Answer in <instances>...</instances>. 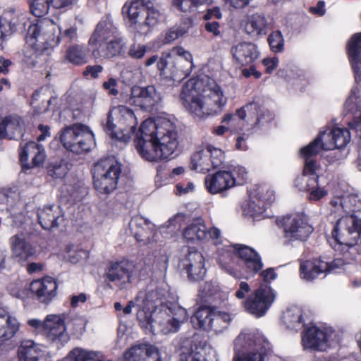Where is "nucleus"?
I'll list each match as a JSON object with an SVG mask.
<instances>
[{"label": "nucleus", "instance_id": "dca6fc26", "mask_svg": "<svg viewBox=\"0 0 361 361\" xmlns=\"http://www.w3.org/2000/svg\"><path fill=\"white\" fill-rule=\"evenodd\" d=\"M276 292L269 285L262 284L244 302L245 310L259 318L264 316L276 300Z\"/></svg>", "mask_w": 361, "mask_h": 361}, {"label": "nucleus", "instance_id": "8fccbe9b", "mask_svg": "<svg viewBox=\"0 0 361 361\" xmlns=\"http://www.w3.org/2000/svg\"><path fill=\"white\" fill-rule=\"evenodd\" d=\"M100 357H102L101 351L76 347L69 352L66 359L68 361H94Z\"/></svg>", "mask_w": 361, "mask_h": 361}, {"label": "nucleus", "instance_id": "58836bf2", "mask_svg": "<svg viewBox=\"0 0 361 361\" xmlns=\"http://www.w3.org/2000/svg\"><path fill=\"white\" fill-rule=\"evenodd\" d=\"M326 261L321 259L307 260L300 264V277L306 281H312L320 274H325Z\"/></svg>", "mask_w": 361, "mask_h": 361}, {"label": "nucleus", "instance_id": "49530a36", "mask_svg": "<svg viewBox=\"0 0 361 361\" xmlns=\"http://www.w3.org/2000/svg\"><path fill=\"white\" fill-rule=\"evenodd\" d=\"M145 6L142 0H132L127 1L123 6V13L126 16L133 25V29L140 23L138 21L140 14L145 11Z\"/></svg>", "mask_w": 361, "mask_h": 361}, {"label": "nucleus", "instance_id": "09e8293b", "mask_svg": "<svg viewBox=\"0 0 361 361\" xmlns=\"http://www.w3.org/2000/svg\"><path fill=\"white\" fill-rule=\"evenodd\" d=\"M231 320L232 317L229 314L214 309L209 332L216 334L222 333L228 327Z\"/></svg>", "mask_w": 361, "mask_h": 361}, {"label": "nucleus", "instance_id": "a19ab883", "mask_svg": "<svg viewBox=\"0 0 361 361\" xmlns=\"http://www.w3.org/2000/svg\"><path fill=\"white\" fill-rule=\"evenodd\" d=\"M166 292L161 288L149 290L144 297L142 293L141 295L142 298L140 299L142 303H137V310L139 312L141 310H146L147 312H152L156 306H159L160 304H166L163 299L166 295Z\"/></svg>", "mask_w": 361, "mask_h": 361}, {"label": "nucleus", "instance_id": "9b49d317", "mask_svg": "<svg viewBox=\"0 0 361 361\" xmlns=\"http://www.w3.org/2000/svg\"><path fill=\"white\" fill-rule=\"evenodd\" d=\"M92 173L94 188L100 193L109 194L117 187L121 164L114 157H106L94 165Z\"/></svg>", "mask_w": 361, "mask_h": 361}, {"label": "nucleus", "instance_id": "473e14b6", "mask_svg": "<svg viewBox=\"0 0 361 361\" xmlns=\"http://www.w3.org/2000/svg\"><path fill=\"white\" fill-rule=\"evenodd\" d=\"M229 178L230 176L225 170L209 174L204 179L205 188L212 195L226 191L233 188Z\"/></svg>", "mask_w": 361, "mask_h": 361}, {"label": "nucleus", "instance_id": "bf43d9fd", "mask_svg": "<svg viewBox=\"0 0 361 361\" xmlns=\"http://www.w3.org/2000/svg\"><path fill=\"white\" fill-rule=\"evenodd\" d=\"M50 4L52 5V0H32L31 12L36 17H42L48 13Z\"/></svg>", "mask_w": 361, "mask_h": 361}, {"label": "nucleus", "instance_id": "ea45409f", "mask_svg": "<svg viewBox=\"0 0 361 361\" xmlns=\"http://www.w3.org/2000/svg\"><path fill=\"white\" fill-rule=\"evenodd\" d=\"M183 238L191 243L206 242L208 240L207 228L202 219H196L183 231Z\"/></svg>", "mask_w": 361, "mask_h": 361}, {"label": "nucleus", "instance_id": "72a5a7b5", "mask_svg": "<svg viewBox=\"0 0 361 361\" xmlns=\"http://www.w3.org/2000/svg\"><path fill=\"white\" fill-rule=\"evenodd\" d=\"M10 245L13 257L19 261H26L36 255L35 247L27 242L22 235H15L10 238Z\"/></svg>", "mask_w": 361, "mask_h": 361}, {"label": "nucleus", "instance_id": "6e6552de", "mask_svg": "<svg viewBox=\"0 0 361 361\" xmlns=\"http://www.w3.org/2000/svg\"><path fill=\"white\" fill-rule=\"evenodd\" d=\"M272 119L271 113L257 102H250L236 110L235 114H226L222 122L231 130L253 132Z\"/></svg>", "mask_w": 361, "mask_h": 361}, {"label": "nucleus", "instance_id": "864d4df0", "mask_svg": "<svg viewBox=\"0 0 361 361\" xmlns=\"http://www.w3.org/2000/svg\"><path fill=\"white\" fill-rule=\"evenodd\" d=\"M191 26L192 20L189 18L185 19L179 25L173 27L166 33L165 42L170 43L184 36L189 32Z\"/></svg>", "mask_w": 361, "mask_h": 361}, {"label": "nucleus", "instance_id": "e2e57ef3", "mask_svg": "<svg viewBox=\"0 0 361 361\" xmlns=\"http://www.w3.org/2000/svg\"><path fill=\"white\" fill-rule=\"evenodd\" d=\"M14 203V193L9 190H0V212L9 211Z\"/></svg>", "mask_w": 361, "mask_h": 361}, {"label": "nucleus", "instance_id": "13d9d810", "mask_svg": "<svg viewBox=\"0 0 361 361\" xmlns=\"http://www.w3.org/2000/svg\"><path fill=\"white\" fill-rule=\"evenodd\" d=\"M48 173L54 178L61 179L68 171V164L63 160L56 161L49 164Z\"/></svg>", "mask_w": 361, "mask_h": 361}, {"label": "nucleus", "instance_id": "f03ea898", "mask_svg": "<svg viewBox=\"0 0 361 361\" xmlns=\"http://www.w3.org/2000/svg\"><path fill=\"white\" fill-rule=\"evenodd\" d=\"M135 142L140 156L150 162L169 158L178 145L175 126L165 117L143 121Z\"/></svg>", "mask_w": 361, "mask_h": 361}, {"label": "nucleus", "instance_id": "c756f323", "mask_svg": "<svg viewBox=\"0 0 361 361\" xmlns=\"http://www.w3.org/2000/svg\"><path fill=\"white\" fill-rule=\"evenodd\" d=\"M45 152L42 145L30 142L25 145L20 153V159L24 168L38 166L45 160Z\"/></svg>", "mask_w": 361, "mask_h": 361}, {"label": "nucleus", "instance_id": "f257e3e1", "mask_svg": "<svg viewBox=\"0 0 361 361\" xmlns=\"http://www.w3.org/2000/svg\"><path fill=\"white\" fill-rule=\"evenodd\" d=\"M350 140V133L348 129L334 128L329 132H320L312 142L300 149L304 168L302 175L296 178L295 185L300 190L308 192L310 200H319L328 193L327 190L318 184L322 169L314 157L321 149L332 150L345 147Z\"/></svg>", "mask_w": 361, "mask_h": 361}, {"label": "nucleus", "instance_id": "b1692460", "mask_svg": "<svg viewBox=\"0 0 361 361\" xmlns=\"http://www.w3.org/2000/svg\"><path fill=\"white\" fill-rule=\"evenodd\" d=\"M231 53L235 63L241 66L252 64L260 55L257 44L250 42H241L233 45Z\"/></svg>", "mask_w": 361, "mask_h": 361}, {"label": "nucleus", "instance_id": "a211bd4d", "mask_svg": "<svg viewBox=\"0 0 361 361\" xmlns=\"http://www.w3.org/2000/svg\"><path fill=\"white\" fill-rule=\"evenodd\" d=\"M224 159V152L221 149L208 145L192 154L190 167L192 170L205 173L220 166Z\"/></svg>", "mask_w": 361, "mask_h": 361}, {"label": "nucleus", "instance_id": "6e6d98bb", "mask_svg": "<svg viewBox=\"0 0 361 361\" xmlns=\"http://www.w3.org/2000/svg\"><path fill=\"white\" fill-rule=\"evenodd\" d=\"M277 75L279 77L285 78L292 86L298 87L305 80V77L301 71L291 68L280 69Z\"/></svg>", "mask_w": 361, "mask_h": 361}, {"label": "nucleus", "instance_id": "0e129e2a", "mask_svg": "<svg viewBox=\"0 0 361 361\" xmlns=\"http://www.w3.org/2000/svg\"><path fill=\"white\" fill-rule=\"evenodd\" d=\"M88 257V251L78 247L71 248L68 251L67 258L72 264H77Z\"/></svg>", "mask_w": 361, "mask_h": 361}, {"label": "nucleus", "instance_id": "1a4fd4ad", "mask_svg": "<svg viewBox=\"0 0 361 361\" xmlns=\"http://www.w3.org/2000/svg\"><path fill=\"white\" fill-rule=\"evenodd\" d=\"M137 126V119L133 111L120 105L109 112L104 130L112 138L128 142L135 133Z\"/></svg>", "mask_w": 361, "mask_h": 361}, {"label": "nucleus", "instance_id": "f704fd0d", "mask_svg": "<svg viewBox=\"0 0 361 361\" xmlns=\"http://www.w3.org/2000/svg\"><path fill=\"white\" fill-rule=\"evenodd\" d=\"M145 11L147 16L145 21L134 27V32L138 35H147L150 33L161 19V13L152 3L149 2L146 4Z\"/></svg>", "mask_w": 361, "mask_h": 361}, {"label": "nucleus", "instance_id": "a18cd8bd", "mask_svg": "<svg viewBox=\"0 0 361 361\" xmlns=\"http://www.w3.org/2000/svg\"><path fill=\"white\" fill-rule=\"evenodd\" d=\"M214 311V309L207 307L199 308L191 317V322L193 326L195 329H200L209 331Z\"/></svg>", "mask_w": 361, "mask_h": 361}, {"label": "nucleus", "instance_id": "423d86ee", "mask_svg": "<svg viewBox=\"0 0 361 361\" xmlns=\"http://www.w3.org/2000/svg\"><path fill=\"white\" fill-rule=\"evenodd\" d=\"M220 268L236 279H248L259 271L263 263L259 254L244 245H226L219 252Z\"/></svg>", "mask_w": 361, "mask_h": 361}, {"label": "nucleus", "instance_id": "37998d69", "mask_svg": "<svg viewBox=\"0 0 361 361\" xmlns=\"http://www.w3.org/2000/svg\"><path fill=\"white\" fill-rule=\"evenodd\" d=\"M329 243L332 246V247L337 252H340L343 258H336L334 260L329 262H326V269H325V274L326 273H331V272H337L339 271L341 269H345L344 267L346 265L352 264L353 262L355 260L357 255L358 251L357 250V255L352 257L350 255L349 253L346 254L347 250L345 249V251L342 250H337L335 248V240L333 238V236L331 235V239L329 240Z\"/></svg>", "mask_w": 361, "mask_h": 361}, {"label": "nucleus", "instance_id": "a878e982", "mask_svg": "<svg viewBox=\"0 0 361 361\" xmlns=\"http://www.w3.org/2000/svg\"><path fill=\"white\" fill-rule=\"evenodd\" d=\"M18 355L20 361H49L47 348L31 340L22 342Z\"/></svg>", "mask_w": 361, "mask_h": 361}, {"label": "nucleus", "instance_id": "2f4dec72", "mask_svg": "<svg viewBox=\"0 0 361 361\" xmlns=\"http://www.w3.org/2000/svg\"><path fill=\"white\" fill-rule=\"evenodd\" d=\"M20 327V324L16 317L11 315L6 307L0 306V342L13 338Z\"/></svg>", "mask_w": 361, "mask_h": 361}, {"label": "nucleus", "instance_id": "4c0bfd02", "mask_svg": "<svg viewBox=\"0 0 361 361\" xmlns=\"http://www.w3.org/2000/svg\"><path fill=\"white\" fill-rule=\"evenodd\" d=\"M116 29L110 20H105L99 22L89 40L91 45H99L102 47L106 42L115 37Z\"/></svg>", "mask_w": 361, "mask_h": 361}, {"label": "nucleus", "instance_id": "4468645a", "mask_svg": "<svg viewBox=\"0 0 361 361\" xmlns=\"http://www.w3.org/2000/svg\"><path fill=\"white\" fill-rule=\"evenodd\" d=\"M173 60L171 74L174 80H180L190 74L193 63L192 54L182 47H174L169 52L159 57L157 66L163 73L167 66V59Z\"/></svg>", "mask_w": 361, "mask_h": 361}, {"label": "nucleus", "instance_id": "39448f33", "mask_svg": "<svg viewBox=\"0 0 361 361\" xmlns=\"http://www.w3.org/2000/svg\"><path fill=\"white\" fill-rule=\"evenodd\" d=\"M140 326L147 333L164 335L175 334L188 322V310L177 304H160L152 312L141 310L137 312Z\"/></svg>", "mask_w": 361, "mask_h": 361}, {"label": "nucleus", "instance_id": "603ef678", "mask_svg": "<svg viewBox=\"0 0 361 361\" xmlns=\"http://www.w3.org/2000/svg\"><path fill=\"white\" fill-rule=\"evenodd\" d=\"M230 176L232 187L243 185L248 179L247 169L240 165H231L225 170Z\"/></svg>", "mask_w": 361, "mask_h": 361}, {"label": "nucleus", "instance_id": "9d476101", "mask_svg": "<svg viewBox=\"0 0 361 361\" xmlns=\"http://www.w3.org/2000/svg\"><path fill=\"white\" fill-rule=\"evenodd\" d=\"M233 361H264L270 343L260 334H240L235 341Z\"/></svg>", "mask_w": 361, "mask_h": 361}, {"label": "nucleus", "instance_id": "393cba45", "mask_svg": "<svg viewBox=\"0 0 361 361\" xmlns=\"http://www.w3.org/2000/svg\"><path fill=\"white\" fill-rule=\"evenodd\" d=\"M134 267L127 262L111 263L106 271L108 279L123 288L131 281Z\"/></svg>", "mask_w": 361, "mask_h": 361}, {"label": "nucleus", "instance_id": "3c124183", "mask_svg": "<svg viewBox=\"0 0 361 361\" xmlns=\"http://www.w3.org/2000/svg\"><path fill=\"white\" fill-rule=\"evenodd\" d=\"M144 224L146 225L144 219L140 217H133L129 222V230L137 241L149 243L151 240L143 227Z\"/></svg>", "mask_w": 361, "mask_h": 361}, {"label": "nucleus", "instance_id": "de8ad7c7", "mask_svg": "<svg viewBox=\"0 0 361 361\" xmlns=\"http://www.w3.org/2000/svg\"><path fill=\"white\" fill-rule=\"evenodd\" d=\"M87 56L88 51L85 47L75 44L67 49L64 59L73 65L81 66L87 62Z\"/></svg>", "mask_w": 361, "mask_h": 361}, {"label": "nucleus", "instance_id": "69168bd1", "mask_svg": "<svg viewBox=\"0 0 361 361\" xmlns=\"http://www.w3.org/2000/svg\"><path fill=\"white\" fill-rule=\"evenodd\" d=\"M147 51V47L146 45L134 43L129 47L128 55L133 59L139 60L145 56Z\"/></svg>", "mask_w": 361, "mask_h": 361}, {"label": "nucleus", "instance_id": "0eeeda50", "mask_svg": "<svg viewBox=\"0 0 361 361\" xmlns=\"http://www.w3.org/2000/svg\"><path fill=\"white\" fill-rule=\"evenodd\" d=\"M58 29L59 26L48 18L37 20L29 25L26 43L35 51L25 56L24 61L28 66L34 67L48 60L50 53L60 42Z\"/></svg>", "mask_w": 361, "mask_h": 361}, {"label": "nucleus", "instance_id": "4be33fe9", "mask_svg": "<svg viewBox=\"0 0 361 361\" xmlns=\"http://www.w3.org/2000/svg\"><path fill=\"white\" fill-rule=\"evenodd\" d=\"M43 336L51 343H66L68 340L64 318L61 314H49L45 317Z\"/></svg>", "mask_w": 361, "mask_h": 361}, {"label": "nucleus", "instance_id": "e433bc0d", "mask_svg": "<svg viewBox=\"0 0 361 361\" xmlns=\"http://www.w3.org/2000/svg\"><path fill=\"white\" fill-rule=\"evenodd\" d=\"M282 322L288 329L298 331L305 325V314L300 307L291 306L283 312Z\"/></svg>", "mask_w": 361, "mask_h": 361}, {"label": "nucleus", "instance_id": "7c9ffc66", "mask_svg": "<svg viewBox=\"0 0 361 361\" xmlns=\"http://www.w3.org/2000/svg\"><path fill=\"white\" fill-rule=\"evenodd\" d=\"M37 217L42 227L47 230L59 226L64 220L61 209L55 204L39 208Z\"/></svg>", "mask_w": 361, "mask_h": 361}, {"label": "nucleus", "instance_id": "79ce46f5", "mask_svg": "<svg viewBox=\"0 0 361 361\" xmlns=\"http://www.w3.org/2000/svg\"><path fill=\"white\" fill-rule=\"evenodd\" d=\"M268 23L262 15L255 13L247 16L245 24L246 33L252 37L264 35L267 32Z\"/></svg>", "mask_w": 361, "mask_h": 361}, {"label": "nucleus", "instance_id": "680f3d73", "mask_svg": "<svg viewBox=\"0 0 361 361\" xmlns=\"http://www.w3.org/2000/svg\"><path fill=\"white\" fill-rule=\"evenodd\" d=\"M58 35H59L60 40L63 39L67 43H70L77 39L78 27L75 25H62L59 27Z\"/></svg>", "mask_w": 361, "mask_h": 361}, {"label": "nucleus", "instance_id": "ddd939ff", "mask_svg": "<svg viewBox=\"0 0 361 361\" xmlns=\"http://www.w3.org/2000/svg\"><path fill=\"white\" fill-rule=\"evenodd\" d=\"M336 343V333L331 327L312 326L301 334V345L306 351L326 352Z\"/></svg>", "mask_w": 361, "mask_h": 361}, {"label": "nucleus", "instance_id": "412c9836", "mask_svg": "<svg viewBox=\"0 0 361 361\" xmlns=\"http://www.w3.org/2000/svg\"><path fill=\"white\" fill-rule=\"evenodd\" d=\"M180 266L187 273L190 281L202 280L206 274L204 257L194 248H189L188 253L181 259Z\"/></svg>", "mask_w": 361, "mask_h": 361}, {"label": "nucleus", "instance_id": "338daca9", "mask_svg": "<svg viewBox=\"0 0 361 361\" xmlns=\"http://www.w3.org/2000/svg\"><path fill=\"white\" fill-rule=\"evenodd\" d=\"M219 290L216 283L212 281L204 282L200 288V294L202 298L212 297L216 294Z\"/></svg>", "mask_w": 361, "mask_h": 361}, {"label": "nucleus", "instance_id": "f8f14e48", "mask_svg": "<svg viewBox=\"0 0 361 361\" xmlns=\"http://www.w3.org/2000/svg\"><path fill=\"white\" fill-rule=\"evenodd\" d=\"M60 139L66 149L76 154L89 152L95 145L94 133L87 126L82 123L63 129Z\"/></svg>", "mask_w": 361, "mask_h": 361}, {"label": "nucleus", "instance_id": "5701e85b", "mask_svg": "<svg viewBox=\"0 0 361 361\" xmlns=\"http://www.w3.org/2000/svg\"><path fill=\"white\" fill-rule=\"evenodd\" d=\"M123 359L124 361H162L159 348L148 343L133 345L124 353Z\"/></svg>", "mask_w": 361, "mask_h": 361}, {"label": "nucleus", "instance_id": "c85d7f7f", "mask_svg": "<svg viewBox=\"0 0 361 361\" xmlns=\"http://www.w3.org/2000/svg\"><path fill=\"white\" fill-rule=\"evenodd\" d=\"M346 49L355 80L361 85V32L351 36L347 42Z\"/></svg>", "mask_w": 361, "mask_h": 361}, {"label": "nucleus", "instance_id": "c03bdc74", "mask_svg": "<svg viewBox=\"0 0 361 361\" xmlns=\"http://www.w3.org/2000/svg\"><path fill=\"white\" fill-rule=\"evenodd\" d=\"M0 20L2 22L1 24L4 25V26L6 27V29L8 27H11V30L8 34L4 35L0 40V42H1L4 38L8 35H10L11 33L19 31L23 32L26 30V27L29 26L30 24L32 23L30 22V20L28 18V15L25 13H18L11 21H8L4 18H0Z\"/></svg>", "mask_w": 361, "mask_h": 361}, {"label": "nucleus", "instance_id": "5fc2aeb1", "mask_svg": "<svg viewBox=\"0 0 361 361\" xmlns=\"http://www.w3.org/2000/svg\"><path fill=\"white\" fill-rule=\"evenodd\" d=\"M103 44L102 47H99L104 52L103 55L106 57H112L121 52L125 43L121 38L115 36Z\"/></svg>", "mask_w": 361, "mask_h": 361}, {"label": "nucleus", "instance_id": "4d7b16f0", "mask_svg": "<svg viewBox=\"0 0 361 361\" xmlns=\"http://www.w3.org/2000/svg\"><path fill=\"white\" fill-rule=\"evenodd\" d=\"M212 2L213 0H173V5L182 12H190L201 5Z\"/></svg>", "mask_w": 361, "mask_h": 361}, {"label": "nucleus", "instance_id": "c9c22d12", "mask_svg": "<svg viewBox=\"0 0 361 361\" xmlns=\"http://www.w3.org/2000/svg\"><path fill=\"white\" fill-rule=\"evenodd\" d=\"M23 121L18 116H9L0 122V139H17L22 135Z\"/></svg>", "mask_w": 361, "mask_h": 361}, {"label": "nucleus", "instance_id": "f3484780", "mask_svg": "<svg viewBox=\"0 0 361 361\" xmlns=\"http://www.w3.org/2000/svg\"><path fill=\"white\" fill-rule=\"evenodd\" d=\"M278 224L283 228L285 238L290 241L305 240L313 231L307 216L302 213L285 216L278 221Z\"/></svg>", "mask_w": 361, "mask_h": 361}, {"label": "nucleus", "instance_id": "cd10ccee", "mask_svg": "<svg viewBox=\"0 0 361 361\" xmlns=\"http://www.w3.org/2000/svg\"><path fill=\"white\" fill-rule=\"evenodd\" d=\"M30 288L40 302L49 303L56 295L57 283L54 279L47 276L33 281Z\"/></svg>", "mask_w": 361, "mask_h": 361}, {"label": "nucleus", "instance_id": "6ab92c4d", "mask_svg": "<svg viewBox=\"0 0 361 361\" xmlns=\"http://www.w3.org/2000/svg\"><path fill=\"white\" fill-rule=\"evenodd\" d=\"M161 101V94L156 88L151 85L147 87L134 86L131 93L126 102L131 105H135L145 111H152Z\"/></svg>", "mask_w": 361, "mask_h": 361}, {"label": "nucleus", "instance_id": "20e7f679", "mask_svg": "<svg viewBox=\"0 0 361 361\" xmlns=\"http://www.w3.org/2000/svg\"><path fill=\"white\" fill-rule=\"evenodd\" d=\"M180 99L185 109L200 118L221 112L227 103L222 88L207 75L188 80L182 87Z\"/></svg>", "mask_w": 361, "mask_h": 361}, {"label": "nucleus", "instance_id": "774afa93", "mask_svg": "<svg viewBox=\"0 0 361 361\" xmlns=\"http://www.w3.org/2000/svg\"><path fill=\"white\" fill-rule=\"evenodd\" d=\"M30 329L36 334L44 335V327H45V319L44 321L40 319L32 318L30 319L27 322Z\"/></svg>", "mask_w": 361, "mask_h": 361}, {"label": "nucleus", "instance_id": "052dcab7", "mask_svg": "<svg viewBox=\"0 0 361 361\" xmlns=\"http://www.w3.org/2000/svg\"><path fill=\"white\" fill-rule=\"evenodd\" d=\"M267 41L273 52L281 53L284 50V38L280 31L272 32L268 36Z\"/></svg>", "mask_w": 361, "mask_h": 361}, {"label": "nucleus", "instance_id": "2eb2a0df", "mask_svg": "<svg viewBox=\"0 0 361 361\" xmlns=\"http://www.w3.org/2000/svg\"><path fill=\"white\" fill-rule=\"evenodd\" d=\"M274 200V191L267 187L261 186L249 191V198L243 204L242 209L245 216L254 219L267 216L268 206Z\"/></svg>", "mask_w": 361, "mask_h": 361}, {"label": "nucleus", "instance_id": "7ed1b4c3", "mask_svg": "<svg viewBox=\"0 0 361 361\" xmlns=\"http://www.w3.org/2000/svg\"><path fill=\"white\" fill-rule=\"evenodd\" d=\"M331 215L338 219L331 224V235L337 250L346 249V254L357 255V245L361 238V219L353 213L361 209V200L357 195L336 197L331 201Z\"/></svg>", "mask_w": 361, "mask_h": 361}, {"label": "nucleus", "instance_id": "aec40b11", "mask_svg": "<svg viewBox=\"0 0 361 361\" xmlns=\"http://www.w3.org/2000/svg\"><path fill=\"white\" fill-rule=\"evenodd\" d=\"M214 351L207 341L199 334L183 340L179 361H207L202 353Z\"/></svg>", "mask_w": 361, "mask_h": 361}, {"label": "nucleus", "instance_id": "bb28decb", "mask_svg": "<svg viewBox=\"0 0 361 361\" xmlns=\"http://www.w3.org/2000/svg\"><path fill=\"white\" fill-rule=\"evenodd\" d=\"M347 113L355 115L353 121L348 123L350 130H354L361 138V90L355 88L352 90L344 104Z\"/></svg>", "mask_w": 361, "mask_h": 361}]
</instances>
